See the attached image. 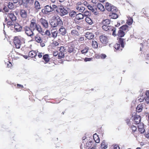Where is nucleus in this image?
Returning a JSON list of instances; mask_svg holds the SVG:
<instances>
[{
    "label": "nucleus",
    "mask_w": 149,
    "mask_h": 149,
    "mask_svg": "<svg viewBox=\"0 0 149 149\" xmlns=\"http://www.w3.org/2000/svg\"><path fill=\"white\" fill-rule=\"evenodd\" d=\"M100 56L102 59H104L107 57L106 54H101L100 55Z\"/></svg>",
    "instance_id": "8fccbe9b"
},
{
    "label": "nucleus",
    "mask_w": 149,
    "mask_h": 149,
    "mask_svg": "<svg viewBox=\"0 0 149 149\" xmlns=\"http://www.w3.org/2000/svg\"><path fill=\"white\" fill-rule=\"evenodd\" d=\"M89 11L88 10L86 11L84 13V16L88 17V16H90Z\"/></svg>",
    "instance_id": "a18cd8bd"
},
{
    "label": "nucleus",
    "mask_w": 149,
    "mask_h": 149,
    "mask_svg": "<svg viewBox=\"0 0 149 149\" xmlns=\"http://www.w3.org/2000/svg\"><path fill=\"white\" fill-rule=\"evenodd\" d=\"M101 148H102L106 149L107 148L108 146L107 145H105V142L104 141H102L101 144Z\"/></svg>",
    "instance_id": "f704fd0d"
},
{
    "label": "nucleus",
    "mask_w": 149,
    "mask_h": 149,
    "mask_svg": "<svg viewBox=\"0 0 149 149\" xmlns=\"http://www.w3.org/2000/svg\"><path fill=\"white\" fill-rule=\"evenodd\" d=\"M93 137L96 143H99L100 142V138L96 133L94 134Z\"/></svg>",
    "instance_id": "a878e982"
},
{
    "label": "nucleus",
    "mask_w": 149,
    "mask_h": 149,
    "mask_svg": "<svg viewBox=\"0 0 149 149\" xmlns=\"http://www.w3.org/2000/svg\"><path fill=\"white\" fill-rule=\"evenodd\" d=\"M24 29L25 33L28 36L32 37L33 36L34 33L33 31L35 30L34 29H33V31H32L29 27L27 26H25L24 28Z\"/></svg>",
    "instance_id": "423d86ee"
},
{
    "label": "nucleus",
    "mask_w": 149,
    "mask_h": 149,
    "mask_svg": "<svg viewBox=\"0 0 149 149\" xmlns=\"http://www.w3.org/2000/svg\"><path fill=\"white\" fill-rule=\"evenodd\" d=\"M38 56L39 58H41L42 56V53H39L38 55Z\"/></svg>",
    "instance_id": "774afa93"
},
{
    "label": "nucleus",
    "mask_w": 149,
    "mask_h": 149,
    "mask_svg": "<svg viewBox=\"0 0 149 149\" xmlns=\"http://www.w3.org/2000/svg\"><path fill=\"white\" fill-rule=\"evenodd\" d=\"M45 34V35H47L48 36H50L51 35L50 32L48 30H47L46 31Z\"/></svg>",
    "instance_id": "864d4df0"
},
{
    "label": "nucleus",
    "mask_w": 149,
    "mask_h": 149,
    "mask_svg": "<svg viewBox=\"0 0 149 149\" xmlns=\"http://www.w3.org/2000/svg\"><path fill=\"white\" fill-rule=\"evenodd\" d=\"M15 8V6L12 2H10V9H13Z\"/></svg>",
    "instance_id": "09e8293b"
},
{
    "label": "nucleus",
    "mask_w": 149,
    "mask_h": 149,
    "mask_svg": "<svg viewBox=\"0 0 149 149\" xmlns=\"http://www.w3.org/2000/svg\"><path fill=\"white\" fill-rule=\"evenodd\" d=\"M75 28L76 29H77L78 30H79L81 28V27L79 25H77L76 26H75Z\"/></svg>",
    "instance_id": "69168bd1"
},
{
    "label": "nucleus",
    "mask_w": 149,
    "mask_h": 149,
    "mask_svg": "<svg viewBox=\"0 0 149 149\" xmlns=\"http://www.w3.org/2000/svg\"><path fill=\"white\" fill-rule=\"evenodd\" d=\"M36 24L35 22H31V24L30 25V27L31 28H33L35 24L36 25Z\"/></svg>",
    "instance_id": "603ef678"
},
{
    "label": "nucleus",
    "mask_w": 149,
    "mask_h": 149,
    "mask_svg": "<svg viewBox=\"0 0 149 149\" xmlns=\"http://www.w3.org/2000/svg\"><path fill=\"white\" fill-rule=\"evenodd\" d=\"M17 87L19 88L20 87L21 88H23V86L22 85L18 84H17Z\"/></svg>",
    "instance_id": "052dcab7"
},
{
    "label": "nucleus",
    "mask_w": 149,
    "mask_h": 149,
    "mask_svg": "<svg viewBox=\"0 0 149 149\" xmlns=\"http://www.w3.org/2000/svg\"><path fill=\"white\" fill-rule=\"evenodd\" d=\"M79 12L81 13H83L84 11L85 10V8L84 7L80 6V8H79Z\"/></svg>",
    "instance_id": "de8ad7c7"
},
{
    "label": "nucleus",
    "mask_w": 149,
    "mask_h": 149,
    "mask_svg": "<svg viewBox=\"0 0 149 149\" xmlns=\"http://www.w3.org/2000/svg\"><path fill=\"white\" fill-rule=\"evenodd\" d=\"M123 38H120L118 39V42L119 44L116 43L114 47L116 50L121 51L124 47V40Z\"/></svg>",
    "instance_id": "20e7f679"
},
{
    "label": "nucleus",
    "mask_w": 149,
    "mask_h": 149,
    "mask_svg": "<svg viewBox=\"0 0 149 149\" xmlns=\"http://www.w3.org/2000/svg\"><path fill=\"white\" fill-rule=\"evenodd\" d=\"M25 1V3L26 4L28 3L29 2L28 0H19V3L20 5H22L23 3H25L24 2V1Z\"/></svg>",
    "instance_id": "ea45409f"
},
{
    "label": "nucleus",
    "mask_w": 149,
    "mask_h": 149,
    "mask_svg": "<svg viewBox=\"0 0 149 149\" xmlns=\"http://www.w3.org/2000/svg\"><path fill=\"white\" fill-rule=\"evenodd\" d=\"M98 43L95 40H93L92 42V46L94 48L97 49L98 47Z\"/></svg>",
    "instance_id": "5701e85b"
},
{
    "label": "nucleus",
    "mask_w": 149,
    "mask_h": 149,
    "mask_svg": "<svg viewBox=\"0 0 149 149\" xmlns=\"http://www.w3.org/2000/svg\"><path fill=\"white\" fill-rule=\"evenodd\" d=\"M71 34L73 36H78L79 35L78 32L76 29L72 30L71 32Z\"/></svg>",
    "instance_id": "2f4dec72"
},
{
    "label": "nucleus",
    "mask_w": 149,
    "mask_h": 149,
    "mask_svg": "<svg viewBox=\"0 0 149 149\" xmlns=\"http://www.w3.org/2000/svg\"><path fill=\"white\" fill-rule=\"evenodd\" d=\"M114 149H120V148L118 145L117 144L115 145L113 147Z\"/></svg>",
    "instance_id": "4d7b16f0"
},
{
    "label": "nucleus",
    "mask_w": 149,
    "mask_h": 149,
    "mask_svg": "<svg viewBox=\"0 0 149 149\" xmlns=\"http://www.w3.org/2000/svg\"><path fill=\"white\" fill-rule=\"evenodd\" d=\"M111 27V26L103 25L102 28L104 31L109 32L110 31Z\"/></svg>",
    "instance_id": "aec40b11"
},
{
    "label": "nucleus",
    "mask_w": 149,
    "mask_h": 149,
    "mask_svg": "<svg viewBox=\"0 0 149 149\" xmlns=\"http://www.w3.org/2000/svg\"><path fill=\"white\" fill-rule=\"evenodd\" d=\"M88 47H85L84 49L81 50V52L83 54L86 53L88 52Z\"/></svg>",
    "instance_id": "58836bf2"
},
{
    "label": "nucleus",
    "mask_w": 149,
    "mask_h": 149,
    "mask_svg": "<svg viewBox=\"0 0 149 149\" xmlns=\"http://www.w3.org/2000/svg\"><path fill=\"white\" fill-rule=\"evenodd\" d=\"M85 36L88 39H91L93 38L94 35L92 33L88 32L86 33Z\"/></svg>",
    "instance_id": "2eb2a0df"
},
{
    "label": "nucleus",
    "mask_w": 149,
    "mask_h": 149,
    "mask_svg": "<svg viewBox=\"0 0 149 149\" xmlns=\"http://www.w3.org/2000/svg\"><path fill=\"white\" fill-rule=\"evenodd\" d=\"M46 12L47 13L50 12L54 10L53 8L51 6L47 5L45 7Z\"/></svg>",
    "instance_id": "b1692460"
},
{
    "label": "nucleus",
    "mask_w": 149,
    "mask_h": 149,
    "mask_svg": "<svg viewBox=\"0 0 149 149\" xmlns=\"http://www.w3.org/2000/svg\"><path fill=\"white\" fill-rule=\"evenodd\" d=\"M35 6L36 9L37 10H39L40 9L39 3L38 1H35Z\"/></svg>",
    "instance_id": "72a5a7b5"
},
{
    "label": "nucleus",
    "mask_w": 149,
    "mask_h": 149,
    "mask_svg": "<svg viewBox=\"0 0 149 149\" xmlns=\"http://www.w3.org/2000/svg\"><path fill=\"white\" fill-rule=\"evenodd\" d=\"M58 6H57L53 4L52 5V7L53 8V10H54V9L56 8H57V7Z\"/></svg>",
    "instance_id": "e2e57ef3"
},
{
    "label": "nucleus",
    "mask_w": 149,
    "mask_h": 149,
    "mask_svg": "<svg viewBox=\"0 0 149 149\" xmlns=\"http://www.w3.org/2000/svg\"><path fill=\"white\" fill-rule=\"evenodd\" d=\"M134 120L136 123V124H139L141 120V117L139 115H136L134 116Z\"/></svg>",
    "instance_id": "4468645a"
},
{
    "label": "nucleus",
    "mask_w": 149,
    "mask_h": 149,
    "mask_svg": "<svg viewBox=\"0 0 149 149\" xmlns=\"http://www.w3.org/2000/svg\"><path fill=\"white\" fill-rule=\"evenodd\" d=\"M87 7L88 9L91 10L92 12H94V11H95V9L93 8V7L90 5H88Z\"/></svg>",
    "instance_id": "c03bdc74"
},
{
    "label": "nucleus",
    "mask_w": 149,
    "mask_h": 149,
    "mask_svg": "<svg viewBox=\"0 0 149 149\" xmlns=\"http://www.w3.org/2000/svg\"><path fill=\"white\" fill-rule=\"evenodd\" d=\"M65 48V47H61L60 49V50L61 52H64L66 50Z\"/></svg>",
    "instance_id": "3c124183"
},
{
    "label": "nucleus",
    "mask_w": 149,
    "mask_h": 149,
    "mask_svg": "<svg viewBox=\"0 0 149 149\" xmlns=\"http://www.w3.org/2000/svg\"><path fill=\"white\" fill-rule=\"evenodd\" d=\"M130 129L132 130L133 132H134L136 130V127L135 126L132 125L130 127Z\"/></svg>",
    "instance_id": "79ce46f5"
},
{
    "label": "nucleus",
    "mask_w": 149,
    "mask_h": 149,
    "mask_svg": "<svg viewBox=\"0 0 149 149\" xmlns=\"http://www.w3.org/2000/svg\"><path fill=\"white\" fill-rule=\"evenodd\" d=\"M40 46L42 47L44 46L45 45V44L43 43H42V42H40Z\"/></svg>",
    "instance_id": "338daca9"
},
{
    "label": "nucleus",
    "mask_w": 149,
    "mask_h": 149,
    "mask_svg": "<svg viewBox=\"0 0 149 149\" xmlns=\"http://www.w3.org/2000/svg\"><path fill=\"white\" fill-rule=\"evenodd\" d=\"M53 20V21L51 22L50 24L54 28L56 27L57 26H60L63 25L62 20L58 16L56 17Z\"/></svg>",
    "instance_id": "f03ea898"
},
{
    "label": "nucleus",
    "mask_w": 149,
    "mask_h": 149,
    "mask_svg": "<svg viewBox=\"0 0 149 149\" xmlns=\"http://www.w3.org/2000/svg\"><path fill=\"white\" fill-rule=\"evenodd\" d=\"M117 10L118 9L116 7L113 6L109 10H108V11L111 12H116Z\"/></svg>",
    "instance_id": "c9c22d12"
},
{
    "label": "nucleus",
    "mask_w": 149,
    "mask_h": 149,
    "mask_svg": "<svg viewBox=\"0 0 149 149\" xmlns=\"http://www.w3.org/2000/svg\"><path fill=\"white\" fill-rule=\"evenodd\" d=\"M118 29L119 30L118 31L117 36L120 38L123 37L125 35V32L120 29Z\"/></svg>",
    "instance_id": "f8f14e48"
},
{
    "label": "nucleus",
    "mask_w": 149,
    "mask_h": 149,
    "mask_svg": "<svg viewBox=\"0 0 149 149\" xmlns=\"http://www.w3.org/2000/svg\"><path fill=\"white\" fill-rule=\"evenodd\" d=\"M91 60V58H85L84 59V61H85L87 62L88 61H90Z\"/></svg>",
    "instance_id": "5fc2aeb1"
},
{
    "label": "nucleus",
    "mask_w": 149,
    "mask_h": 149,
    "mask_svg": "<svg viewBox=\"0 0 149 149\" xmlns=\"http://www.w3.org/2000/svg\"><path fill=\"white\" fill-rule=\"evenodd\" d=\"M97 6L98 9L101 11H103L104 10V6L101 3H98L97 5Z\"/></svg>",
    "instance_id": "cd10ccee"
},
{
    "label": "nucleus",
    "mask_w": 149,
    "mask_h": 149,
    "mask_svg": "<svg viewBox=\"0 0 149 149\" xmlns=\"http://www.w3.org/2000/svg\"><path fill=\"white\" fill-rule=\"evenodd\" d=\"M60 33L63 35H65L66 33V31L65 28H64L63 26H61L59 30Z\"/></svg>",
    "instance_id": "6ab92c4d"
},
{
    "label": "nucleus",
    "mask_w": 149,
    "mask_h": 149,
    "mask_svg": "<svg viewBox=\"0 0 149 149\" xmlns=\"http://www.w3.org/2000/svg\"><path fill=\"white\" fill-rule=\"evenodd\" d=\"M43 59L44 60L46 63H48L49 61L50 60L49 55L47 54L43 55Z\"/></svg>",
    "instance_id": "bb28decb"
},
{
    "label": "nucleus",
    "mask_w": 149,
    "mask_h": 149,
    "mask_svg": "<svg viewBox=\"0 0 149 149\" xmlns=\"http://www.w3.org/2000/svg\"><path fill=\"white\" fill-rule=\"evenodd\" d=\"M20 15L21 17L25 18L27 16V13L26 11L24 10H21L20 11Z\"/></svg>",
    "instance_id": "9d476101"
},
{
    "label": "nucleus",
    "mask_w": 149,
    "mask_h": 149,
    "mask_svg": "<svg viewBox=\"0 0 149 149\" xmlns=\"http://www.w3.org/2000/svg\"><path fill=\"white\" fill-rule=\"evenodd\" d=\"M58 52H53V55L55 56H56L58 54Z\"/></svg>",
    "instance_id": "bf43d9fd"
},
{
    "label": "nucleus",
    "mask_w": 149,
    "mask_h": 149,
    "mask_svg": "<svg viewBox=\"0 0 149 149\" xmlns=\"http://www.w3.org/2000/svg\"><path fill=\"white\" fill-rule=\"evenodd\" d=\"M37 56V54L35 51H31L29 52V56L32 58H34Z\"/></svg>",
    "instance_id": "a211bd4d"
},
{
    "label": "nucleus",
    "mask_w": 149,
    "mask_h": 149,
    "mask_svg": "<svg viewBox=\"0 0 149 149\" xmlns=\"http://www.w3.org/2000/svg\"><path fill=\"white\" fill-rule=\"evenodd\" d=\"M133 19L132 17L130 18L129 19V21L127 22V23L129 25H130L132 23Z\"/></svg>",
    "instance_id": "a19ab883"
},
{
    "label": "nucleus",
    "mask_w": 149,
    "mask_h": 149,
    "mask_svg": "<svg viewBox=\"0 0 149 149\" xmlns=\"http://www.w3.org/2000/svg\"><path fill=\"white\" fill-rule=\"evenodd\" d=\"M52 36L54 38H56L57 35V32L56 31H54L52 32Z\"/></svg>",
    "instance_id": "37998d69"
},
{
    "label": "nucleus",
    "mask_w": 149,
    "mask_h": 149,
    "mask_svg": "<svg viewBox=\"0 0 149 149\" xmlns=\"http://www.w3.org/2000/svg\"><path fill=\"white\" fill-rule=\"evenodd\" d=\"M9 2H5L4 4H0V12H2L4 14H9Z\"/></svg>",
    "instance_id": "7ed1b4c3"
},
{
    "label": "nucleus",
    "mask_w": 149,
    "mask_h": 149,
    "mask_svg": "<svg viewBox=\"0 0 149 149\" xmlns=\"http://www.w3.org/2000/svg\"><path fill=\"white\" fill-rule=\"evenodd\" d=\"M35 28L39 33L42 30L41 27L39 25L36 24Z\"/></svg>",
    "instance_id": "e433bc0d"
},
{
    "label": "nucleus",
    "mask_w": 149,
    "mask_h": 149,
    "mask_svg": "<svg viewBox=\"0 0 149 149\" xmlns=\"http://www.w3.org/2000/svg\"><path fill=\"white\" fill-rule=\"evenodd\" d=\"M70 16L71 17H74L76 15V12L74 11H72L69 13Z\"/></svg>",
    "instance_id": "4c0bfd02"
},
{
    "label": "nucleus",
    "mask_w": 149,
    "mask_h": 149,
    "mask_svg": "<svg viewBox=\"0 0 149 149\" xmlns=\"http://www.w3.org/2000/svg\"><path fill=\"white\" fill-rule=\"evenodd\" d=\"M128 27L129 26L125 24L123 25L122 26L118 28V29H120L124 31L127 30L128 29Z\"/></svg>",
    "instance_id": "7c9ffc66"
},
{
    "label": "nucleus",
    "mask_w": 149,
    "mask_h": 149,
    "mask_svg": "<svg viewBox=\"0 0 149 149\" xmlns=\"http://www.w3.org/2000/svg\"><path fill=\"white\" fill-rule=\"evenodd\" d=\"M21 43L17 44L15 45L17 48L19 49L20 47Z\"/></svg>",
    "instance_id": "6e6d98bb"
},
{
    "label": "nucleus",
    "mask_w": 149,
    "mask_h": 149,
    "mask_svg": "<svg viewBox=\"0 0 149 149\" xmlns=\"http://www.w3.org/2000/svg\"><path fill=\"white\" fill-rule=\"evenodd\" d=\"M84 37H81L78 39L77 40L79 42H82L84 41Z\"/></svg>",
    "instance_id": "49530a36"
},
{
    "label": "nucleus",
    "mask_w": 149,
    "mask_h": 149,
    "mask_svg": "<svg viewBox=\"0 0 149 149\" xmlns=\"http://www.w3.org/2000/svg\"><path fill=\"white\" fill-rule=\"evenodd\" d=\"M86 22L90 25H91L93 23L92 20L89 17H87L86 18Z\"/></svg>",
    "instance_id": "473e14b6"
},
{
    "label": "nucleus",
    "mask_w": 149,
    "mask_h": 149,
    "mask_svg": "<svg viewBox=\"0 0 149 149\" xmlns=\"http://www.w3.org/2000/svg\"><path fill=\"white\" fill-rule=\"evenodd\" d=\"M116 12H110L109 16L111 18L116 19L118 17V15L116 13Z\"/></svg>",
    "instance_id": "ddd939ff"
},
{
    "label": "nucleus",
    "mask_w": 149,
    "mask_h": 149,
    "mask_svg": "<svg viewBox=\"0 0 149 149\" xmlns=\"http://www.w3.org/2000/svg\"><path fill=\"white\" fill-rule=\"evenodd\" d=\"M56 11L61 16L67 15L68 13V12L64 7L62 6H58L56 10Z\"/></svg>",
    "instance_id": "39448f33"
},
{
    "label": "nucleus",
    "mask_w": 149,
    "mask_h": 149,
    "mask_svg": "<svg viewBox=\"0 0 149 149\" xmlns=\"http://www.w3.org/2000/svg\"><path fill=\"white\" fill-rule=\"evenodd\" d=\"M126 122L127 123V124L129 125V126L131 125V123H130V120L129 119H127L126 120Z\"/></svg>",
    "instance_id": "13d9d810"
},
{
    "label": "nucleus",
    "mask_w": 149,
    "mask_h": 149,
    "mask_svg": "<svg viewBox=\"0 0 149 149\" xmlns=\"http://www.w3.org/2000/svg\"><path fill=\"white\" fill-rule=\"evenodd\" d=\"M41 12L43 13H47V12H46V9H42L41 10Z\"/></svg>",
    "instance_id": "680f3d73"
},
{
    "label": "nucleus",
    "mask_w": 149,
    "mask_h": 149,
    "mask_svg": "<svg viewBox=\"0 0 149 149\" xmlns=\"http://www.w3.org/2000/svg\"><path fill=\"white\" fill-rule=\"evenodd\" d=\"M74 45H68L65 47V49L69 53H71L73 52L74 50Z\"/></svg>",
    "instance_id": "1a4fd4ad"
},
{
    "label": "nucleus",
    "mask_w": 149,
    "mask_h": 149,
    "mask_svg": "<svg viewBox=\"0 0 149 149\" xmlns=\"http://www.w3.org/2000/svg\"><path fill=\"white\" fill-rule=\"evenodd\" d=\"M41 23L43 26L45 28H47L48 27V22L46 20L41 18L40 19Z\"/></svg>",
    "instance_id": "9b49d317"
},
{
    "label": "nucleus",
    "mask_w": 149,
    "mask_h": 149,
    "mask_svg": "<svg viewBox=\"0 0 149 149\" xmlns=\"http://www.w3.org/2000/svg\"><path fill=\"white\" fill-rule=\"evenodd\" d=\"M84 15L81 13H79L76 15V19L78 20L82 19H83Z\"/></svg>",
    "instance_id": "4be33fe9"
},
{
    "label": "nucleus",
    "mask_w": 149,
    "mask_h": 149,
    "mask_svg": "<svg viewBox=\"0 0 149 149\" xmlns=\"http://www.w3.org/2000/svg\"><path fill=\"white\" fill-rule=\"evenodd\" d=\"M13 41L15 45H16V44H19V43H21V41L17 36H15L14 37Z\"/></svg>",
    "instance_id": "393cba45"
},
{
    "label": "nucleus",
    "mask_w": 149,
    "mask_h": 149,
    "mask_svg": "<svg viewBox=\"0 0 149 149\" xmlns=\"http://www.w3.org/2000/svg\"><path fill=\"white\" fill-rule=\"evenodd\" d=\"M16 17L13 13L10 12V29L14 32H20L22 28L18 24H15Z\"/></svg>",
    "instance_id": "f257e3e1"
},
{
    "label": "nucleus",
    "mask_w": 149,
    "mask_h": 149,
    "mask_svg": "<svg viewBox=\"0 0 149 149\" xmlns=\"http://www.w3.org/2000/svg\"><path fill=\"white\" fill-rule=\"evenodd\" d=\"M40 33L42 36L45 35V33L42 31V30Z\"/></svg>",
    "instance_id": "0e129e2a"
},
{
    "label": "nucleus",
    "mask_w": 149,
    "mask_h": 149,
    "mask_svg": "<svg viewBox=\"0 0 149 149\" xmlns=\"http://www.w3.org/2000/svg\"><path fill=\"white\" fill-rule=\"evenodd\" d=\"M111 21L109 19H106L102 20V23L103 25L109 26L108 25L110 24Z\"/></svg>",
    "instance_id": "dca6fc26"
},
{
    "label": "nucleus",
    "mask_w": 149,
    "mask_h": 149,
    "mask_svg": "<svg viewBox=\"0 0 149 149\" xmlns=\"http://www.w3.org/2000/svg\"><path fill=\"white\" fill-rule=\"evenodd\" d=\"M4 15L5 17V23L3 24L4 27H5V25L7 26L8 27H9V24L8 23L9 22L8 21V20L9 19V14H5Z\"/></svg>",
    "instance_id": "0eeeda50"
},
{
    "label": "nucleus",
    "mask_w": 149,
    "mask_h": 149,
    "mask_svg": "<svg viewBox=\"0 0 149 149\" xmlns=\"http://www.w3.org/2000/svg\"><path fill=\"white\" fill-rule=\"evenodd\" d=\"M142 105L141 104L138 105L136 108V111L137 112L139 113L141 112L142 109Z\"/></svg>",
    "instance_id": "c756f323"
},
{
    "label": "nucleus",
    "mask_w": 149,
    "mask_h": 149,
    "mask_svg": "<svg viewBox=\"0 0 149 149\" xmlns=\"http://www.w3.org/2000/svg\"><path fill=\"white\" fill-rule=\"evenodd\" d=\"M35 40L38 43L42 42V39L40 37L38 34H37L36 36H35Z\"/></svg>",
    "instance_id": "412c9836"
},
{
    "label": "nucleus",
    "mask_w": 149,
    "mask_h": 149,
    "mask_svg": "<svg viewBox=\"0 0 149 149\" xmlns=\"http://www.w3.org/2000/svg\"><path fill=\"white\" fill-rule=\"evenodd\" d=\"M118 29V28L111 26L110 31H112L113 32L112 34V35L114 37L116 36H117V34L116 33V31Z\"/></svg>",
    "instance_id": "f3484780"
},
{
    "label": "nucleus",
    "mask_w": 149,
    "mask_h": 149,
    "mask_svg": "<svg viewBox=\"0 0 149 149\" xmlns=\"http://www.w3.org/2000/svg\"><path fill=\"white\" fill-rule=\"evenodd\" d=\"M100 41L104 44H106L107 42V38L106 36H101L100 37Z\"/></svg>",
    "instance_id": "6e6552de"
},
{
    "label": "nucleus",
    "mask_w": 149,
    "mask_h": 149,
    "mask_svg": "<svg viewBox=\"0 0 149 149\" xmlns=\"http://www.w3.org/2000/svg\"><path fill=\"white\" fill-rule=\"evenodd\" d=\"M113 6L111 4L109 3L108 2H107L106 3L105 6L106 9L108 11Z\"/></svg>",
    "instance_id": "c85d7f7f"
}]
</instances>
